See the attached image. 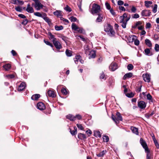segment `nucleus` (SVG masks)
Wrapping results in <instances>:
<instances>
[{
    "label": "nucleus",
    "instance_id": "obj_1",
    "mask_svg": "<svg viewBox=\"0 0 159 159\" xmlns=\"http://www.w3.org/2000/svg\"><path fill=\"white\" fill-rule=\"evenodd\" d=\"M140 142L142 146L145 149V152L147 153V159H150L151 154H150V151L148 147L145 142L142 138L140 139Z\"/></svg>",
    "mask_w": 159,
    "mask_h": 159
},
{
    "label": "nucleus",
    "instance_id": "obj_2",
    "mask_svg": "<svg viewBox=\"0 0 159 159\" xmlns=\"http://www.w3.org/2000/svg\"><path fill=\"white\" fill-rule=\"evenodd\" d=\"M111 118L116 124L119 123V120L122 121V117L119 112H116V116L112 115Z\"/></svg>",
    "mask_w": 159,
    "mask_h": 159
},
{
    "label": "nucleus",
    "instance_id": "obj_3",
    "mask_svg": "<svg viewBox=\"0 0 159 159\" xmlns=\"http://www.w3.org/2000/svg\"><path fill=\"white\" fill-rule=\"evenodd\" d=\"M105 31L111 35H114L115 34L114 30H113L112 27L109 24H107L105 28Z\"/></svg>",
    "mask_w": 159,
    "mask_h": 159
},
{
    "label": "nucleus",
    "instance_id": "obj_4",
    "mask_svg": "<svg viewBox=\"0 0 159 159\" xmlns=\"http://www.w3.org/2000/svg\"><path fill=\"white\" fill-rule=\"evenodd\" d=\"M100 11V7L96 4H93L92 9V13L94 14L98 13Z\"/></svg>",
    "mask_w": 159,
    "mask_h": 159
},
{
    "label": "nucleus",
    "instance_id": "obj_5",
    "mask_svg": "<svg viewBox=\"0 0 159 159\" xmlns=\"http://www.w3.org/2000/svg\"><path fill=\"white\" fill-rule=\"evenodd\" d=\"M35 2L34 7L37 10L42 8L43 6L39 2V0H33Z\"/></svg>",
    "mask_w": 159,
    "mask_h": 159
},
{
    "label": "nucleus",
    "instance_id": "obj_6",
    "mask_svg": "<svg viewBox=\"0 0 159 159\" xmlns=\"http://www.w3.org/2000/svg\"><path fill=\"white\" fill-rule=\"evenodd\" d=\"M72 29L75 31H77L79 33H82L83 32L82 28L78 27L75 23H73L72 24Z\"/></svg>",
    "mask_w": 159,
    "mask_h": 159
},
{
    "label": "nucleus",
    "instance_id": "obj_7",
    "mask_svg": "<svg viewBox=\"0 0 159 159\" xmlns=\"http://www.w3.org/2000/svg\"><path fill=\"white\" fill-rule=\"evenodd\" d=\"M131 16L130 14H127L126 13H124L123 16L120 17V19H123L127 22L130 19Z\"/></svg>",
    "mask_w": 159,
    "mask_h": 159
},
{
    "label": "nucleus",
    "instance_id": "obj_8",
    "mask_svg": "<svg viewBox=\"0 0 159 159\" xmlns=\"http://www.w3.org/2000/svg\"><path fill=\"white\" fill-rule=\"evenodd\" d=\"M138 105L141 109H144L146 107V104L144 101H141L138 102Z\"/></svg>",
    "mask_w": 159,
    "mask_h": 159
},
{
    "label": "nucleus",
    "instance_id": "obj_9",
    "mask_svg": "<svg viewBox=\"0 0 159 159\" xmlns=\"http://www.w3.org/2000/svg\"><path fill=\"white\" fill-rule=\"evenodd\" d=\"M151 12L149 10H144L142 11L141 15L143 16H149L151 15Z\"/></svg>",
    "mask_w": 159,
    "mask_h": 159
},
{
    "label": "nucleus",
    "instance_id": "obj_10",
    "mask_svg": "<svg viewBox=\"0 0 159 159\" xmlns=\"http://www.w3.org/2000/svg\"><path fill=\"white\" fill-rule=\"evenodd\" d=\"M143 77L144 80L145 82H149L150 80V75L146 73L145 74H143Z\"/></svg>",
    "mask_w": 159,
    "mask_h": 159
},
{
    "label": "nucleus",
    "instance_id": "obj_11",
    "mask_svg": "<svg viewBox=\"0 0 159 159\" xmlns=\"http://www.w3.org/2000/svg\"><path fill=\"white\" fill-rule=\"evenodd\" d=\"M109 69L112 71H114L117 68V64L115 63H112L109 67Z\"/></svg>",
    "mask_w": 159,
    "mask_h": 159
},
{
    "label": "nucleus",
    "instance_id": "obj_12",
    "mask_svg": "<svg viewBox=\"0 0 159 159\" xmlns=\"http://www.w3.org/2000/svg\"><path fill=\"white\" fill-rule=\"evenodd\" d=\"M37 107L39 109L41 110H43L45 108L44 104L42 102L38 103L37 104Z\"/></svg>",
    "mask_w": 159,
    "mask_h": 159
},
{
    "label": "nucleus",
    "instance_id": "obj_13",
    "mask_svg": "<svg viewBox=\"0 0 159 159\" xmlns=\"http://www.w3.org/2000/svg\"><path fill=\"white\" fill-rule=\"evenodd\" d=\"M53 43L55 47L58 49H60L61 48L62 46L60 43L58 41L55 40L53 42Z\"/></svg>",
    "mask_w": 159,
    "mask_h": 159
},
{
    "label": "nucleus",
    "instance_id": "obj_14",
    "mask_svg": "<svg viewBox=\"0 0 159 159\" xmlns=\"http://www.w3.org/2000/svg\"><path fill=\"white\" fill-rule=\"evenodd\" d=\"M26 10L28 12L30 13H33L34 12L33 8L30 6L29 4L27 5Z\"/></svg>",
    "mask_w": 159,
    "mask_h": 159
},
{
    "label": "nucleus",
    "instance_id": "obj_15",
    "mask_svg": "<svg viewBox=\"0 0 159 159\" xmlns=\"http://www.w3.org/2000/svg\"><path fill=\"white\" fill-rule=\"evenodd\" d=\"M10 2L11 3L14 4H21L22 5L24 3L23 1L18 0H11Z\"/></svg>",
    "mask_w": 159,
    "mask_h": 159
},
{
    "label": "nucleus",
    "instance_id": "obj_16",
    "mask_svg": "<svg viewBox=\"0 0 159 159\" xmlns=\"http://www.w3.org/2000/svg\"><path fill=\"white\" fill-rule=\"evenodd\" d=\"M26 84L25 83L22 82L19 85L18 88L19 91H21L23 90L25 88Z\"/></svg>",
    "mask_w": 159,
    "mask_h": 159
},
{
    "label": "nucleus",
    "instance_id": "obj_17",
    "mask_svg": "<svg viewBox=\"0 0 159 159\" xmlns=\"http://www.w3.org/2000/svg\"><path fill=\"white\" fill-rule=\"evenodd\" d=\"M40 96L39 94H36L33 95L31 98L33 100H37L40 98Z\"/></svg>",
    "mask_w": 159,
    "mask_h": 159
},
{
    "label": "nucleus",
    "instance_id": "obj_18",
    "mask_svg": "<svg viewBox=\"0 0 159 159\" xmlns=\"http://www.w3.org/2000/svg\"><path fill=\"white\" fill-rule=\"evenodd\" d=\"M53 14L57 17H60L62 16V12L60 11L57 10L53 12Z\"/></svg>",
    "mask_w": 159,
    "mask_h": 159
},
{
    "label": "nucleus",
    "instance_id": "obj_19",
    "mask_svg": "<svg viewBox=\"0 0 159 159\" xmlns=\"http://www.w3.org/2000/svg\"><path fill=\"white\" fill-rule=\"evenodd\" d=\"M48 94L50 97L54 98L55 97L54 92L53 90H49L48 92Z\"/></svg>",
    "mask_w": 159,
    "mask_h": 159
},
{
    "label": "nucleus",
    "instance_id": "obj_20",
    "mask_svg": "<svg viewBox=\"0 0 159 159\" xmlns=\"http://www.w3.org/2000/svg\"><path fill=\"white\" fill-rule=\"evenodd\" d=\"M66 118L70 120L71 121H74L76 120V117L75 116L71 115L69 114L66 116Z\"/></svg>",
    "mask_w": 159,
    "mask_h": 159
},
{
    "label": "nucleus",
    "instance_id": "obj_21",
    "mask_svg": "<svg viewBox=\"0 0 159 159\" xmlns=\"http://www.w3.org/2000/svg\"><path fill=\"white\" fill-rule=\"evenodd\" d=\"M144 52L146 55L150 56L152 55V53L150 52L149 48H146L144 50Z\"/></svg>",
    "mask_w": 159,
    "mask_h": 159
},
{
    "label": "nucleus",
    "instance_id": "obj_22",
    "mask_svg": "<svg viewBox=\"0 0 159 159\" xmlns=\"http://www.w3.org/2000/svg\"><path fill=\"white\" fill-rule=\"evenodd\" d=\"M88 54L90 56L89 57V58H94L96 56L95 53L93 51H91Z\"/></svg>",
    "mask_w": 159,
    "mask_h": 159
},
{
    "label": "nucleus",
    "instance_id": "obj_23",
    "mask_svg": "<svg viewBox=\"0 0 159 159\" xmlns=\"http://www.w3.org/2000/svg\"><path fill=\"white\" fill-rule=\"evenodd\" d=\"M131 129L132 131V132L136 134V135H138L139 134V132H138V129L136 128L135 127H131Z\"/></svg>",
    "mask_w": 159,
    "mask_h": 159
},
{
    "label": "nucleus",
    "instance_id": "obj_24",
    "mask_svg": "<svg viewBox=\"0 0 159 159\" xmlns=\"http://www.w3.org/2000/svg\"><path fill=\"white\" fill-rule=\"evenodd\" d=\"M84 49L85 53L87 54H89L92 51L90 48H89V46L88 45H86L85 46Z\"/></svg>",
    "mask_w": 159,
    "mask_h": 159
},
{
    "label": "nucleus",
    "instance_id": "obj_25",
    "mask_svg": "<svg viewBox=\"0 0 159 159\" xmlns=\"http://www.w3.org/2000/svg\"><path fill=\"white\" fill-rule=\"evenodd\" d=\"M3 67L7 71L11 69V65L9 64H6L3 66Z\"/></svg>",
    "mask_w": 159,
    "mask_h": 159
},
{
    "label": "nucleus",
    "instance_id": "obj_26",
    "mask_svg": "<svg viewBox=\"0 0 159 159\" xmlns=\"http://www.w3.org/2000/svg\"><path fill=\"white\" fill-rule=\"evenodd\" d=\"M94 135L96 137H99L100 138L101 136V133L98 131H94Z\"/></svg>",
    "mask_w": 159,
    "mask_h": 159
},
{
    "label": "nucleus",
    "instance_id": "obj_27",
    "mask_svg": "<svg viewBox=\"0 0 159 159\" xmlns=\"http://www.w3.org/2000/svg\"><path fill=\"white\" fill-rule=\"evenodd\" d=\"M120 22L121 23H122L121 26L122 27L124 28H125L126 27V24L127 22H126V21L124 20H123V19H120Z\"/></svg>",
    "mask_w": 159,
    "mask_h": 159
},
{
    "label": "nucleus",
    "instance_id": "obj_28",
    "mask_svg": "<svg viewBox=\"0 0 159 159\" xmlns=\"http://www.w3.org/2000/svg\"><path fill=\"white\" fill-rule=\"evenodd\" d=\"M133 74L131 73H129L125 74L123 77V79L125 80L127 78H129L132 76Z\"/></svg>",
    "mask_w": 159,
    "mask_h": 159
},
{
    "label": "nucleus",
    "instance_id": "obj_29",
    "mask_svg": "<svg viewBox=\"0 0 159 159\" xmlns=\"http://www.w3.org/2000/svg\"><path fill=\"white\" fill-rule=\"evenodd\" d=\"M78 137L80 139H83L86 138L85 135L82 133H79L78 134Z\"/></svg>",
    "mask_w": 159,
    "mask_h": 159
},
{
    "label": "nucleus",
    "instance_id": "obj_30",
    "mask_svg": "<svg viewBox=\"0 0 159 159\" xmlns=\"http://www.w3.org/2000/svg\"><path fill=\"white\" fill-rule=\"evenodd\" d=\"M145 43L149 47H152V44L151 41L148 39H146L145 40Z\"/></svg>",
    "mask_w": 159,
    "mask_h": 159
},
{
    "label": "nucleus",
    "instance_id": "obj_31",
    "mask_svg": "<svg viewBox=\"0 0 159 159\" xmlns=\"http://www.w3.org/2000/svg\"><path fill=\"white\" fill-rule=\"evenodd\" d=\"M48 35L49 36L50 39L52 40L53 42L56 40V38H55L54 36L50 32H49Z\"/></svg>",
    "mask_w": 159,
    "mask_h": 159
},
{
    "label": "nucleus",
    "instance_id": "obj_32",
    "mask_svg": "<svg viewBox=\"0 0 159 159\" xmlns=\"http://www.w3.org/2000/svg\"><path fill=\"white\" fill-rule=\"evenodd\" d=\"M103 19V17L102 15L99 14L97 18L96 21V22H100L102 21Z\"/></svg>",
    "mask_w": 159,
    "mask_h": 159
},
{
    "label": "nucleus",
    "instance_id": "obj_33",
    "mask_svg": "<svg viewBox=\"0 0 159 159\" xmlns=\"http://www.w3.org/2000/svg\"><path fill=\"white\" fill-rule=\"evenodd\" d=\"M80 58H81V57L79 55H77L75 56V58L74 59L75 64H77L78 63V62L79 61Z\"/></svg>",
    "mask_w": 159,
    "mask_h": 159
},
{
    "label": "nucleus",
    "instance_id": "obj_34",
    "mask_svg": "<svg viewBox=\"0 0 159 159\" xmlns=\"http://www.w3.org/2000/svg\"><path fill=\"white\" fill-rule=\"evenodd\" d=\"M106 153V150H103L102 152H100L98 154H97V156L98 157H103Z\"/></svg>",
    "mask_w": 159,
    "mask_h": 159
},
{
    "label": "nucleus",
    "instance_id": "obj_35",
    "mask_svg": "<svg viewBox=\"0 0 159 159\" xmlns=\"http://www.w3.org/2000/svg\"><path fill=\"white\" fill-rule=\"evenodd\" d=\"M66 54L68 57H70L72 55V52L70 50L68 49L66 50Z\"/></svg>",
    "mask_w": 159,
    "mask_h": 159
},
{
    "label": "nucleus",
    "instance_id": "obj_36",
    "mask_svg": "<svg viewBox=\"0 0 159 159\" xmlns=\"http://www.w3.org/2000/svg\"><path fill=\"white\" fill-rule=\"evenodd\" d=\"M154 114L153 112L150 113H146L145 115V117L147 119H149L150 117L152 116Z\"/></svg>",
    "mask_w": 159,
    "mask_h": 159
},
{
    "label": "nucleus",
    "instance_id": "obj_37",
    "mask_svg": "<svg viewBox=\"0 0 159 159\" xmlns=\"http://www.w3.org/2000/svg\"><path fill=\"white\" fill-rule=\"evenodd\" d=\"M74 130L72 131L70 130V132L72 135H75L77 133V129L76 127H74Z\"/></svg>",
    "mask_w": 159,
    "mask_h": 159
},
{
    "label": "nucleus",
    "instance_id": "obj_38",
    "mask_svg": "<svg viewBox=\"0 0 159 159\" xmlns=\"http://www.w3.org/2000/svg\"><path fill=\"white\" fill-rule=\"evenodd\" d=\"M43 18L45 21H46V22H48V23H51L50 20L48 17L46 16L45 15H44Z\"/></svg>",
    "mask_w": 159,
    "mask_h": 159
},
{
    "label": "nucleus",
    "instance_id": "obj_39",
    "mask_svg": "<svg viewBox=\"0 0 159 159\" xmlns=\"http://www.w3.org/2000/svg\"><path fill=\"white\" fill-rule=\"evenodd\" d=\"M55 27V30H60L63 29V27L62 25H60L59 26L56 25Z\"/></svg>",
    "mask_w": 159,
    "mask_h": 159
},
{
    "label": "nucleus",
    "instance_id": "obj_40",
    "mask_svg": "<svg viewBox=\"0 0 159 159\" xmlns=\"http://www.w3.org/2000/svg\"><path fill=\"white\" fill-rule=\"evenodd\" d=\"M61 92L64 95H66L67 94V92L66 89L63 88L61 89Z\"/></svg>",
    "mask_w": 159,
    "mask_h": 159
},
{
    "label": "nucleus",
    "instance_id": "obj_41",
    "mask_svg": "<svg viewBox=\"0 0 159 159\" xmlns=\"http://www.w3.org/2000/svg\"><path fill=\"white\" fill-rule=\"evenodd\" d=\"M103 140L104 142H107L109 140V138L107 136H103Z\"/></svg>",
    "mask_w": 159,
    "mask_h": 159
},
{
    "label": "nucleus",
    "instance_id": "obj_42",
    "mask_svg": "<svg viewBox=\"0 0 159 159\" xmlns=\"http://www.w3.org/2000/svg\"><path fill=\"white\" fill-rule=\"evenodd\" d=\"M145 6L147 7H149V6L148 5L149 4H152V2L151 1H145Z\"/></svg>",
    "mask_w": 159,
    "mask_h": 159
},
{
    "label": "nucleus",
    "instance_id": "obj_43",
    "mask_svg": "<svg viewBox=\"0 0 159 159\" xmlns=\"http://www.w3.org/2000/svg\"><path fill=\"white\" fill-rule=\"evenodd\" d=\"M34 15L36 16L40 17H43L44 15H42L39 12H36L34 13Z\"/></svg>",
    "mask_w": 159,
    "mask_h": 159
},
{
    "label": "nucleus",
    "instance_id": "obj_44",
    "mask_svg": "<svg viewBox=\"0 0 159 159\" xmlns=\"http://www.w3.org/2000/svg\"><path fill=\"white\" fill-rule=\"evenodd\" d=\"M157 4H155L154 5V7H153V9H152V12L154 13H156L157 11Z\"/></svg>",
    "mask_w": 159,
    "mask_h": 159
},
{
    "label": "nucleus",
    "instance_id": "obj_45",
    "mask_svg": "<svg viewBox=\"0 0 159 159\" xmlns=\"http://www.w3.org/2000/svg\"><path fill=\"white\" fill-rule=\"evenodd\" d=\"M133 68V66L131 64H129L127 66L128 69L129 70H132Z\"/></svg>",
    "mask_w": 159,
    "mask_h": 159
},
{
    "label": "nucleus",
    "instance_id": "obj_46",
    "mask_svg": "<svg viewBox=\"0 0 159 159\" xmlns=\"http://www.w3.org/2000/svg\"><path fill=\"white\" fill-rule=\"evenodd\" d=\"M76 125L79 129L80 130H83L84 129V128L81 124H76Z\"/></svg>",
    "mask_w": 159,
    "mask_h": 159
},
{
    "label": "nucleus",
    "instance_id": "obj_47",
    "mask_svg": "<svg viewBox=\"0 0 159 159\" xmlns=\"http://www.w3.org/2000/svg\"><path fill=\"white\" fill-rule=\"evenodd\" d=\"M154 49L157 52L159 51V45L157 44H156Z\"/></svg>",
    "mask_w": 159,
    "mask_h": 159
},
{
    "label": "nucleus",
    "instance_id": "obj_48",
    "mask_svg": "<svg viewBox=\"0 0 159 159\" xmlns=\"http://www.w3.org/2000/svg\"><path fill=\"white\" fill-rule=\"evenodd\" d=\"M127 97L129 98H132L134 97V94L132 93H128L126 94Z\"/></svg>",
    "mask_w": 159,
    "mask_h": 159
},
{
    "label": "nucleus",
    "instance_id": "obj_49",
    "mask_svg": "<svg viewBox=\"0 0 159 159\" xmlns=\"http://www.w3.org/2000/svg\"><path fill=\"white\" fill-rule=\"evenodd\" d=\"M132 17L133 18H138L139 17V16L138 14L136 13L132 15Z\"/></svg>",
    "mask_w": 159,
    "mask_h": 159
},
{
    "label": "nucleus",
    "instance_id": "obj_50",
    "mask_svg": "<svg viewBox=\"0 0 159 159\" xmlns=\"http://www.w3.org/2000/svg\"><path fill=\"white\" fill-rule=\"evenodd\" d=\"M64 9L67 11H68L69 12H70L71 11V8L67 5L64 8Z\"/></svg>",
    "mask_w": 159,
    "mask_h": 159
},
{
    "label": "nucleus",
    "instance_id": "obj_51",
    "mask_svg": "<svg viewBox=\"0 0 159 159\" xmlns=\"http://www.w3.org/2000/svg\"><path fill=\"white\" fill-rule=\"evenodd\" d=\"M6 77L9 79H12L15 77V75H6Z\"/></svg>",
    "mask_w": 159,
    "mask_h": 159
},
{
    "label": "nucleus",
    "instance_id": "obj_52",
    "mask_svg": "<svg viewBox=\"0 0 159 159\" xmlns=\"http://www.w3.org/2000/svg\"><path fill=\"white\" fill-rule=\"evenodd\" d=\"M69 19L72 22V21H75L76 20H77V19L75 17H74L73 16H71V17H70V18H69Z\"/></svg>",
    "mask_w": 159,
    "mask_h": 159
},
{
    "label": "nucleus",
    "instance_id": "obj_53",
    "mask_svg": "<svg viewBox=\"0 0 159 159\" xmlns=\"http://www.w3.org/2000/svg\"><path fill=\"white\" fill-rule=\"evenodd\" d=\"M16 10L18 11L21 12L22 9L21 7L19 6L15 8Z\"/></svg>",
    "mask_w": 159,
    "mask_h": 159
},
{
    "label": "nucleus",
    "instance_id": "obj_54",
    "mask_svg": "<svg viewBox=\"0 0 159 159\" xmlns=\"http://www.w3.org/2000/svg\"><path fill=\"white\" fill-rule=\"evenodd\" d=\"M105 6L107 9L110 10L111 9V7L110 5L108 2H106L105 3Z\"/></svg>",
    "mask_w": 159,
    "mask_h": 159
},
{
    "label": "nucleus",
    "instance_id": "obj_55",
    "mask_svg": "<svg viewBox=\"0 0 159 159\" xmlns=\"http://www.w3.org/2000/svg\"><path fill=\"white\" fill-rule=\"evenodd\" d=\"M86 133L87 134L88 136H90L91 134H92V131L90 129H89L87 130L86 132Z\"/></svg>",
    "mask_w": 159,
    "mask_h": 159
},
{
    "label": "nucleus",
    "instance_id": "obj_56",
    "mask_svg": "<svg viewBox=\"0 0 159 159\" xmlns=\"http://www.w3.org/2000/svg\"><path fill=\"white\" fill-rule=\"evenodd\" d=\"M136 8L134 6H133L131 9V11L132 12L135 13L136 11Z\"/></svg>",
    "mask_w": 159,
    "mask_h": 159
},
{
    "label": "nucleus",
    "instance_id": "obj_57",
    "mask_svg": "<svg viewBox=\"0 0 159 159\" xmlns=\"http://www.w3.org/2000/svg\"><path fill=\"white\" fill-rule=\"evenodd\" d=\"M44 43L47 45H49L50 46H51L52 47H53V45L50 43V42L48 41H46L45 40H44Z\"/></svg>",
    "mask_w": 159,
    "mask_h": 159
},
{
    "label": "nucleus",
    "instance_id": "obj_58",
    "mask_svg": "<svg viewBox=\"0 0 159 159\" xmlns=\"http://www.w3.org/2000/svg\"><path fill=\"white\" fill-rule=\"evenodd\" d=\"M100 79H104V80L106 79V78H105V75L103 73H102L101 74V75L100 76Z\"/></svg>",
    "mask_w": 159,
    "mask_h": 159
},
{
    "label": "nucleus",
    "instance_id": "obj_59",
    "mask_svg": "<svg viewBox=\"0 0 159 159\" xmlns=\"http://www.w3.org/2000/svg\"><path fill=\"white\" fill-rule=\"evenodd\" d=\"M147 99L149 100H151L152 98V96L149 93L147 94Z\"/></svg>",
    "mask_w": 159,
    "mask_h": 159
},
{
    "label": "nucleus",
    "instance_id": "obj_60",
    "mask_svg": "<svg viewBox=\"0 0 159 159\" xmlns=\"http://www.w3.org/2000/svg\"><path fill=\"white\" fill-rule=\"evenodd\" d=\"M61 38L65 42L67 40V38L63 35H61Z\"/></svg>",
    "mask_w": 159,
    "mask_h": 159
},
{
    "label": "nucleus",
    "instance_id": "obj_61",
    "mask_svg": "<svg viewBox=\"0 0 159 159\" xmlns=\"http://www.w3.org/2000/svg\"><path fill=\"white\" fill-rule=\"evenodd\" d=\"M117 2L119 5H121L124 4V2L121 0H119Z\"/></svg>",
    "mask_w": 159,
    "mask_h": 159
},
{
    "label": "nucleus",
    "instance_id": "obj_62",
    "mask_svg": "<svg viewBox=\"0 0 159 159\" xmlns=\"http://www.w3.org/2000/svg\"><path fill=\"white\" fill-rule=\"evenodd\" d=\"M75 117H76V119L77 118L78 120H80L81 119V116L79 115H76L75 116Z\"/></svg>",
    "mask_w": 159,
    "mask_h": 159
},
{
    "label": "nucleus",
    "instance_id": "obj_63",
    "mask_svg": "<svg viewBox=\"0 0 159 159\" xmlns=\"http://www.w3.org/2000/svg\"><path fill=\"white\" fill-rule=\"evenodd\" d=\"M134 44L137 46H138L139 45V41L137 39H136L134 41Z\"/></svg>",
    "mask_w": 159,
    "mask_h": 159
},
{
    "label": "nucleus",
    "instance_id": "obj_64",
    "mask_svg": "<svg viewBox=\"0 0 159 159\" xmlns=\"http://www.w3.org/2000/svg\"><path fill=\"white\" fill-rule=\"evenodd\" d=\"M119 10L122 11H125V8L122 6H119Z\"/></svg>",
    "mask_w": 159,
    "mask_h": 159
}]
</instances>
